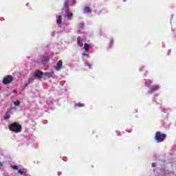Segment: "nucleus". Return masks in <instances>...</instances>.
Segmentation results:
<instances>
[{
    "mask_svg": "<svg viewBox=\"0 0 176 176\" xmlns=\"http://www.w3.org/2000/svg\"><path fill=\"white\" fill-rule=\"evenodd\" d=\"M11 168H12V170H19V166H17L16 165L12 166Z\"/></svg>",
    "mask_w": 176,
    "mask_h": 176,
    "instance_id": "18",
    "label": "nucleus"
},
{
    "mask_svg": "<svg viewBox=\"0 0 176 176\" xmlns=\"http://www.w3.org/2000/svg\"><path fill=\"white\" fill-rule=\"evenodd\" d=\"M164 138H166V134L162 133L161 132H156L154 139L157 141V142H163L164 141Z\"/></svg>",
    "mask_w": 176,
    "mask_h": 176,
    "instance_id": "2",
    "label": "nucleus"
},
{
    "mask_svg": "<svg viewBox=\"0 0 176 176\" xmlns=\"http://www.w3.org/2000/svg\"><path fill=\"white\" fill-rule=\"evenodd\" d=\"M13 93H17L16 90H13Z\"/></svg>",
    "mask_w": 176,
    "mask_h": 176,
    "instance_id": "28",
    "label": "nucleus"
},
{
    "mask_svg": "<svg viewBox=\"0 0 176 176\" xmlns=\"http://www.w3.org/2000/svg\"><path fill=\"white\" fill-rule=\"evenodd\" d=\"M84 41H85V39L83 38H82V36H78L77 37V45H78V46H79L80 47H83Z\"/></svg>",
    "mask_w": 176,
    "mask_h": 176,
    "instance_id": "5",
    "label": "nucleus"
},
{
    "mask_svg": "<svg viewBox=\"0 0 176 176\" xmlns=\"http://www.w3.org/2000/svg\"><path fill=\"white\" fill-rule=\"evenodd\" d=\"M65 12L67 14V20H72V17L74 16V14L71 11H69V10H65Z\"/></svg>",
    "mask_w": 176,
    "mask_h": 176,
    "instance_id": "7",
    "label": "nucleus"
},
{
    "mask_svg": "<svg viewBox=\"0 0 176 176\" xmlns=\"http://www.w3.org/2000/svg\"><path fill=\"white\" fill-rule=\"evenodd\" d=\"M82 56H85L86 57H89V54H85V53H83V54H82Z\"/></svg>",
    "mask_w": 176,
    "mask_h": 176,
    "instance_id": "22",
    "label": "nucleus"
},
{
    "mask_svg": "<svg viewBox=\"0 0 176 176\" xmlns=\"http://www.w3.org/2000/svg\"><path fill=\"white\" fill-rule=\"evenodd\" d=\"M58 21L57 23L58 24H63V16L61 15H58L57 16Z\"/></svg>",
    "mask_w": 176,
    "mask_h": 176,
    "instance_id": "12",
    "label": "nucleus"
},
{
    "mask_svg": "<svg viewBox=\"0 0 176 176\" xmlns=\"http://www.w3.org/2000/svg\"><path fill=\"white\" fill-rule=\"evenodd\" d=\"M110 42H111V45H113V38H111Z\"/></svg>",
    "mask_w": 176,
    "mask_h": 176,
    "instance_id": "23",
    "label": "nucleus"
},
{
    "mask_svg": "<svg viewBox=\"0 0 176 176\" xmlns=\"http://www.w3.org/2000/svg\"><path fill=\"white\" fill-rule=\"evenodd\" d=\"M160 89L159 85H153L148 88V93H153Z\"/></svg>",
    "mask_w": 176,
    "mask_h": 176,
    "instance_id": "6",
    "label": "nucleus"
},
{
    "mask_svg": "<svg viewBox=\"0 0 176 176\" xmlns=\"http://www.w3.org/2000/svg\"><path fill=\"white\" fill-rule=\"evenodd\" d=\"M10 131H13V133H20L23 130V127L19 122H14L9 125L8 127Z\"/></svg>",
    "mask_w": 176,
    "mask_h": 176,
    "instance_id": "1",
    "label": "nucleus"
},
{
    "mask_svg": "<svg viewBox=\"0 0 176 176\" xmlns=\"http://www.w3.org/2000/svg\"><path fill=\"white\" fill-rule=\"evenodd\" d=\"M145 85H149V83H148V82L146 81Z\"/></svg>",
    "mask_w": 176,
    "mask_h": 176,
    "instance_id": "29",
    "label": "nucleus"
},
{
    "mask_svg": "<svg viewBox=\"0 0 176 176\" xmlns=\"http://www.w3.org/2000/svg\"><path fill=\"white\" fill-rule=\"evenodd\" d=\"M152 167H156V164L153 163V164H152Z\"/></svg>",
    "mask_w": 176,
    "mask_h": 176,
    "instance_id": "24",
    "label": "nucleus"
},
{
    "mask_svg": "<svg viewBox=\"0 0 176 176\" xmlns=\"http://www.w3.org/2000/svg\"><path fill=\"white\" fill-rule=\"evenodd\" d=\"M89 49H90V45H89V44L85 43L84 45V50L85 52H87V50H89Z\"/></svg>",
    "mask_w": 176,
    "mask_h": 176,
    "instance_id": "14",
    "label": "nucleus"
},
{
    "mask_svg": "<svg viewBox=\"0 0 176 176\" xmlns=\"http://www.w3.org/2000/svg\"><path fill=\"white\" fill-rule=\"evenodd\" d=\"M61 68H63V60H60L59 61H58L56 66L55 67V69H56V71H60V69H61Z\"/></svg>",
    "mask_w": 176,
    "mask_h": 176,
    "instance_id": "9",
    "label": "nucleus"
},
{
    "mask_svg": "<svg viewBox=\"0 0 176 176\" xmlns=\"http://www.w3.org/2000/svg\"><path fill=\"white\" fill-rule=\"evenodd\" d=\"M72 2L73 3V5H74V3H75V0H72Z\"/></svg>",
    "mask_w": 176,
    "mask_h": 176,
    "instance_id": "26",
    "label": "nucleus"
},
{
    "mask_svg": "<svg viewBox=\"0 0 176 176\" xmlns=\"http://www.w3.org/2000/svg\"><path fill=\"white\" fill-rule=\"evenodd\" d=\"M43 76H48V78H52V73H43Z\"/></svg>",
    "mask_w": 176,
    "mask_h": 176,
    "instance_id": "16",
    "label": "nucleus"
},
{
    "mask_svg": "<svg viewBox=\"0 0 176 176\" xmlns=\"http://www.w3.org/2000/svg\"><path fill=\"white\" fill-rule=\"evenodd\" d=\"M18 174H19L20 175H23V176L27 175V173H25V172H24V170H23L21 169L18 170Z\"/></svg>",
    "mask_w": 176,
    "mask_h": 176,
    "instance_id": "13",
    "label": "nucleus"
},
{
    "mask_svg": "<svg viewBox=\"0 0 176 176\" xmlns=\"http://www.w3.org/2000/svg\"><path fill=\"white\" fill-rule=\"evenodd\" d=\"M30 83L25 84V87H27V86H28Z\"/></svg>",
    "mask_w": 176,
    "mask_h": 176,
    "instance_id": "30",
    "label": "nucleus"
},
{
    "mask_svg": "<svg viewBox=\"0 0 176 176\" xmlns=\"http://www.w3.org/2000/svg\"><path fill=\"white\" fill-rule=\"evenodd\" d=\"M85 65H87V67H88L89 69H91V64H90V63L86 62V63H85Z\"/></svg>",
    "mask_w": 176,
    "mask_h": 176,
    "instance_id": "21",
    "label": "nucleus"
},
{
    "mask_svg": "<svg viewBox=\"0 0 176 176\" xmlns=\"http://www.w3.org/2000/svg\"><path fill=\"white\" fill-rule=\"evenodd\" d=\"M12 82H13V76L8 75L3 79V85H9V83H12Z\"/></svg>",
    "mask_w": 176,
    "mask_h": 176,
    "instance_id": "3",
    "label": "nucleus"
},
{
    "mask_svg": "<svg viewBox=\"0 0 176 176\" xmlns=\"http://www.w3.org/2000/svg\"><path fill=\"white\" fill-rule=\"evenodd\" d=\"M14 104L15 105V107H19V105H20V101L16 100L14 102Z\"/></svg>",
    "mask_w": 176,
    "mask_h": 176,
    "instance_id": "20",
    "label": "nucleus"
},
{
    "mask_svg": "<svg viewBox=\"0 0 176 176\" xmlns=\"http://www.w3.org/2000/svg\"><path fill=\"white\" fill-rule=\"evenodd\" d=\"M50 60V58H49V56H43L41 58V63L42 64H43V65H46V64H47V63H49Z\"/></svg>",
    "mask_w": 176,
    "mask_h": 176,
    "instance_id": "8",
    "label": "nucleus"
},
{
    "mask_svg": "<svg viewBox=\"0 0 176 176\" xmlns=\"http://www.w3.org/2000/svg\"><path fill=\"white\" fill-rule=\"evenodd\" d=\"M0 166H2V164L0 163Z\"/></svg>",
    "mask_w": 176,
    "mask_h": 176,
    "instance_id": "32",
    "label": "nucleus"
},
{
    "mask_svg": "<svg viewBox=\"0 0 176 176\" xmlns=\"http://www.w3.org/2000/svg\"><path fill=\"white\" fill-rule=\"evenodd\" d=\"M127 0H123V2H126Z\"/></svg>",
    "mask_w": 176,
    "mask_h": 176,
    "instance_id": "31",
    "label": "nucleus"
},
{
    "mask_svg": "<svg viewBox=\"0 0 176 176\" xmlns=\"http://www.w3.org/2000/svg\"><path fill=\"white\" fill-rule=\"evenodd\" d=\"M4 119L6 120H8V119H10V116L9 114H8V113L5 114Z\"/></svg>",
    "mask_w": 176,
    "mask_h": 176,
    "instance_id": "17",
    "label": "nucleus"
},
{
    "mask_svg": "<svg viewBox=\"0 0 176 176\" xmlns=\"http://www.w3.org/2000/svg\"><path fill=\"white\" fill-rule=\"evenodd\" d=\"M76 107H78L79 108H85V105L83 103H78L76 104Z\"/></svg>",
    "mask_w": 176,
    "mask_h": 176,
    "instance_id": "15",
    "label": "nucleus"
},
{
    "mask_svg": "<svg viewBox=\"0 0 176 176\" xmlns=\"http://www.w3.org/2000/svg\"><path fill=\"white\" fill-rule=\"evenodd\" d=\"M148 82L150 84L152 83V80H148Z\"/></svg>",
    "mask_w": 176,
    "mask_h": 176,
    "instance_id": "27",
    "label": "nucleus"
},
{
    "mask_svg": "<svg viewBox=\"0 0 176 176\" xmlns=\"http://www.w3.org/2000/svg\"><path fill=\"white\" fill-rule=\"evenodd\" d=\"M43 75L44 74L43 72L37 70L34 74V79H41L43 78Z\"/></svg>",
    "mask_w": 176,
    "mask_h": 176,
    "instance_id": "4",
    "label": "nucleus"
},
{
    "mask_svg": "<svg viewBox=\"0 0 176 176\" xmlns=\"http://www.w3.org/2000/svg\"><path fill=\"white\" fill-rule=\"evenodd\" d=\"M126 131H127L128 133H131V130L126 129Z\"/></svg>",
    "mask_w": 176,
    "mask_h": 176,
    "instance_id": "25",
    "label": "nucleus"
},
{
    "mask_svg": "<svg viewBox=\"0 0 176 176\" xmlns=\"http://www.w3.org/2000/svg\"><path fill=\"white\" fill-rule=\"evenodd\" d=\"M78 28H83L85 27V24L83 23H78Z\"/></svg>",
    "mask_w": 176,
    "mask_h": 176,
    "instance_id": "19",
    "label": "nucleus"
},
{
    "mask_svg": "<svg viewBox=\"0 0 176 176\" xmlns=\"http://www.w3.org/2000/svg\"><path fill=\"white\" fill-rule=\"evenodd\" d=\"M91 9L89 6H85L84 8V13H91Z\"/></svg>",
    "mask_w": 176,
    "mask_h": 176,
    "instance_id": "11",
    "label": "nucleus"
},
{
    "mask_svg": "<svg viewBox=\"0 0 176 176\" xmlns=\"http://www.w3.org/2000/svg\"><path fill=\"white\" fill-rule=\"evenodd\" d=\"M69 0H65L63 3V7L65 8V10H69V6L68 5Z\"/></svg>",
    "mask_w": 176,
    "mask_h": 176,
    "instance_id": "10",
    "label": "nucleus"
}]
</instances>
